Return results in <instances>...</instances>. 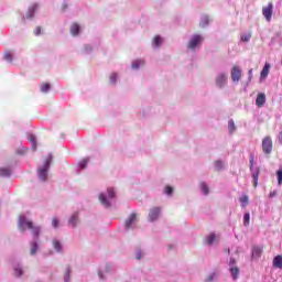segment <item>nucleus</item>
Wrapping results in <instances>:
<instances>
[{"mask_svg": "<svg viewBox=\"0 0 282 282\" xmlns=\"http://www.w3.org/2000/svg\"><path fill=\"white\" fill-rule=\"evenodd\" d=\"M26 228L32 230V235L35 239H39V234L41 232V228L34 227V224L25 218V216H20L19 218V228L24 231Z\"/></svg>", "mask_w": 282, "mask_h": 282, "instance_id": "f257e3e1", "label": "nucleus"}, {"mask_svg": "<svg viewBox=\"0 0 282 282\" xmlns=\"http://www.w3.org/2000/svg\"><path fill=\"white\" fill-rule=\"evenodd\" d=\"M52 164V154H50L45 160H44V165L40 169H37V175L39 178L42 182H47V173L50 171V165Z\"/></svg>", "mask_w": 282, "mask_h": 282, "instance_id": "f03ea898", "label": "nucleus"}, {"mask_svg": "<svg viewBox=\"0 0 282 282\" xmlns=\"http://www.w3.org/2000/svg\"><path fill=\"white\" fill-rule=\"evenodd\" d=\"M272 149H273L272 138L265 137L262 140V151H263V153H265V155H270V153H272Z\"/></svg>", "mask_w": 282, "mask_h": 282, "instance_id": "7ed1b4c3", "label": "nucleus"}, {"mask_svg": "<svg viewBox=\"0 0 282 282\" xmlns=\"http://www.w3.org/2000/svg\"><path fill=\"white\" fill-rule=\"evenodd\" d=\"M273 10H274V4H272V2H269L267 7L262 8V14H263L265 21H268V22L272 21Z\"/></svg>", "mask_w": 282, "mask_h": 282, "instance_id": "20e7f679", "label": "nucleus"}, {"mask_svg": "<svg viewBox=\"0 0 282 282\" xmlns=\"http://www.w3.org/2000/svg\"><path fill=\"white\" fill-rule=\"evenodd\" d=\"M202 41H204V37L202 35H194L187 44L188 50H195V47H197V45H199Z\"/></svg>", "mask_w": 282, "mask_h": 282, "instance_id": "39448f33", "label": "nucleus"}, {"mask_svg": "<svg viewBox=\"0 0 282 282\" xmlns=\"http://www.w3.org/2000/svg\"><path fill=\"white\" fill-rule=\"evenodd\" d=\"M228 84V75L220 73L216 76V85L221 88Z\"/></svg>", "mask_w": 282, "mask_h": 282, "instance_id": "423d86ee", "label": "nucleus"}, {"mask_svg": "<svg viewBox=\"0 0 282 282\" xmlns=\"http://www.w3.org/2000/svg\"><path fill=\"white\" fill-rule=\"evenodd\" d=\"M161 213H162V208H160V207L151 208L150 213H149L150 221H156V219H159Z\"/></svg>", "mask_w": 282, "mask_h": 282, "instance_id": "0eeeda50", "label": "nucleus"}, {"mask_svg": "<svg viewBox=\"0 0 282 282\" xmlns=\"http://www.w3.org/2000/svg\"><path fill=\"white\" fill-rule=\"evenodd\" d=\"M231 79L234 80V83H239V80H241V68H239V66L232 67Z\"/></svg>", "mask_w": 282, "mask_h": 282, "instance_id": "6e6552de", "label": "nucleus"}, {"mask_svg": "<svg viewBox=\"0 0 282 282\" xmlns=\"http://www.w3.org/2000/svg\"><path fill=\"white\" fill-rule=\"evenodd\" d=\"M135 221H138V215L135 213H132L129 218L126 220V228H131V226H133V224H135Z\"/></svg>", "mask_w": 282, "mask_h": 282, "instance_id": "1a4fd4ad", "label": "nucleus"}, {"mask_svg": "<svg viewBox=\"0 0 282 282\" xmlns=\"http://www.w3.org/2000/svg\"><path fill=\"white\" fill-rule=\"evenodd\" d=\"M256 105L257 107H263V105H265V94L263 93L258 94L256 98Z\"/></svg>", "mask_w": 282, "mask_h": 282, "instance_id": "9d476101", "label": "nucleus"}, {"mask_svg": "<svg viewBox=\"0 0 282 282\" xmlns=\"http://www.w3.org/2000/svg\"><path fill=\"white\" fill-rule=\"evenodd\" d=\"M270 63H265L261 73H260V78H268V74H270Z\"/></svg>", "mask_w": 282, "mask_h": 282, "instance_id": "9b49d317", "label": "nucleus"}, {"mask_svg": "<svg viewBox=\"0 0 282 282\" xmlns=\"http://www.w3.org/2000/svg\"><path fill=\"white\" fill-rule=\"evenodd\" d=\"M79 32H80V25H78V23L72 24V26H70V34L73 36H78Z\"/></svg>", "mask_w": 282, "mask_h": 282, "instance_id": "f8f14e48", "label": "nucleus"}, {"mask_svg": "<svg viewBox=\"0 0 282 282\" xmlns=\"http://www.w3.org/2000/svg\"><path fill=\"white\" fill-rule=\"evenodd\" d=\"M217 239V235L215 234H209L206 238H205V243H207V246H213V243H215V240Z\"/></svg>", "mask_w": 282, "mask_h": 282, "instance_id": "ddd939ff", "label": "nucleus"}, {"mask_svg": "<svg viewBox=\"0 0 282 282\" xmlns=\"http://www.w3.org/2000/svg\"><path fill=\"white\" fill-rule=\"evenodd\" d=\"M99 202L102 204V206H105L106 208H110L111 207V203H109V200L107 199V197L105 196V194H100L99 195Z\"/></svg>", "mask_w": 282, "mask_h": 282, "instance_id": "4468645a", "label": "nucleus"}, {"mask_svg": "<svg viewBox=\"0 0 282 282\" xmlns=\"http://www.w3.org/2000/svg\"><path fill=\"white\" fill-rule=\"evenodd\" d=\"M273 268H278L279 270H282V256H276L273 259Z\"/></svg>", "mask_w": 282, "mask_h": 282, "instance_id": "2eb2a0df", "label": "nucleus"}, {"mask_svg": "<svg viewBox=\"0 0 282 282\" xmlns=\"http://www.w3.org/2000/svg\"><path fill=\"white\" fill-rule=\"evenodd\" d=\"M239 202L241 204V208H246V206H248L250 204V198L248 197V195H242L239 198Z\"/></svg>", "mask_w": 282, "mask_h": 282, "instance_id": "dca6fc26", "label": "nucleus"}, {"mask_svg": "<svg viewBox=\"0 0 282 282\" xmlns=\"http://www.w3.org/2000/svg\"><path fill=\"white\" fill-rule=\"evenodd\" d=\"M36 10H39L37 4H33L32 7H30V9L26 13V19H32V17H34V12H36Z\"/></svg>", "mask_w": 282, "mask_h": 282, "instance_id": "f3484780", "label": "nucleus"}, {"mask_svg": "<svg viewBox=\"0 0 282 282\" xmlns=\"http://www.w3.org/2000/svg\"><path fill=\"white\" fill-rule=\"evenodd\" d=\"M76 224H78V214H73V216L68 220V226L76 228Z\"/></svg>", "mask_w": 282, "mask_h": 282, "instance_id": "a211bd4d", "label": "nucleus"}, {"mask_svg": "<svg viewBox=\"0 0 282 282\" xmlns=\"http://www.w3.org/2000/svg\"><path fill=\"white\" fill-rule=\"evenodd\" d=\"M12 174V171L8 167H1L0 169V177H10Z\"/></svg>", "mask_w": 282, "mask_h": 282, "instance_id": "6ab92c4d", "label": "nucleus"}, {"mask_svg": "<svg viewBox=\"0 0 282 282\" xmlns=\"http://www.w3.org/2000/svg\"><path fill=\"white\" fill-rule=\"evenodd\" d=\"M259 173H260V170H259V167H257L256 172L252 174L253 187L254 188H257V185L259 184Z\"/></svg>", "mask_w": 282, "mask_h": 282, "instance_id": "aec40b11", "label": "nucleus"}, {"mask_svg": "<svg viewBox=\"0 0 282 282\" xmlns=\"http://www.w3.org/2000/svg\"><path fill=\"white\" fill-rule=\"evenodd\" d=\"M231 276L235 281H237V279H239V269L237 267H230L229 269Z\"/></svg>", "mask_w": 282, "mask_h": 282, "instance_id": "412c9836", "label": "nucleus"}, {"mask_svg": "<svg viewBox=\"0 0 282 282\" xmlns=\"http://www.w3.org/2000/svg\"><path fill=\"white\" fill-rule=\"evenodd\" d=\"M153 47H160L162 45V37L160 35H155L152 41Z\"/></svg>", "mask_w": 282, "mask_h": 282, "instance_id": "4be33fe9", "label": "nucleus"}, {"mask_svg": "<svg viewBox=\"0 0 282 282\" xmlns=\"http://www.w3.org/2000/svg\"><path fill=\"white\" fill-rule=\"evenodd\" d=\"M250 39H252V33H243L240 35V41H242V43H248Z\"/></svg>", "mask_w": 282, "mask_h": 282, "instance_id": "5701e85b", "label": "nucleus"}, {"mask_svg": "<svg viewBox=\"0 0 282 282\" xmlns=\"http://www.w3.org/2000/svg\"><path fill=\"white\" fill-rule=\"evenodd\" d=\"M50 89H52V86L50 85V83H43L41 86V91L43 94H47V91H50Z\"/></svg>", "mask_w": 282, "mask_h": 282, "instance_id": "b1692460", "label": "nucleus"}, {"mask_svg": "<svg viewBox=\"0 0 282 282\" xmlns=\"http://www.w3.org/2000/svg\"><path fill=\"white\" fill-rule=\"evenodd\" d=\"M262 253H263V249H261L260 247H254L252 249L253 257H261Z\"/></svg>", "mask_w": 282, "mask_h": 282, "instance_id": "393cba45", "label": "nucleus"}, {"mask_svg": "<svg viewBox=\"0 0 282 282\" xmlns=\"http://www.w3.org/2000/svg\"><path fill=\"white\" fill-rule=\"evenodd\" d=\"M140 65H144V61L137 59L132 63V69H140Z\"/></svg>", "mask_w": 282, "mask_h": 282, "instance_id": "a878e982", "label": "nucleus"}, {"mask_svg": "<svg viewBox=\"0 0 282 282\" xmlns=\"http://www.w3.org/2000/svg\"><path fill=\"white\" fill-rule=\"evenodd\" d=\"M228 129L229 133H235V131L237 130V127L235 126V121L232 119L228 122Z\"/></svg>", "mask_w": 282, "mask_h": 282, "instance_id": "bb28decb", "label": "nucleus"}, {"mask_svg": "<svg viewBox=\"0 0 282 282\" xmlns=\"http://www.w3.org/2000/svg\"><path fill=\"white\" fill-rule=\"evenodd\" d=\"M243 226H250V213L249 212H247L243 215Z\"/></svg>", "mask_w": 282, "mask_h": 282, "instance_id": "cd10ccee", "label": "nucleus"}, {"mask_svg": "<svg viewBox=\"0 0 282 282\" xmlns=\"http://www.w3.org/2000/svg\"><path fill=\"white\" fill-rule=\"evenodd\" d=\"M200 189L204 193V195H208L209 189H208V185L204 182L200 183Z\"/></svg>", "mask_w": 282, "mask_h": 282, "instance_id": "c85d7f7f", "label": "nucleus"}, {"mask_svg": "<svg viewBox=\"0 0 282 282\" xmlns=\"http://www.w3.org/2000/svg\"><path fill=\"white\" fill-rule=\"evenodd\" d=\"M39 250V245L36 242L31 243V254H36V251Z\"/></svg>", "mask_w": 282, "mask_h": 282, "instance_id": "c756f323", "label": "nucleus"}, {"mask_svg": "<svg viewBox=\"0 0 282 282\" xmlns=\"http://www.w3.org/2000/svg\"><path fill=\"white\" fill-rule=\"evenodd\" d=\"M12 57H13L12 52L7 51L4 53V61H8L9 63H12Z\"/></svg>", "mask_w": 282, "mask_h": 282, "instance_id": "7c9ffc66", "label": "nucleus"}, {"mask_svg": "<svg viewBox=\"0 0 282 282\" xmlns=\"http://www.w3.org/2000/svg\"><path fill=\"white\" fill-rule=\"evenodd\" d=\"M14 275L15 276H23V269H21V267H15L14 268Z\"/></svg>", "mask_w": 282, "mask_h": 282, "instance_id": "2f4dec72", "label": "nucleus"}, {"mask_svg": "<svg viewBox=\"0 0 282 282\" xmlns=\"http://www.w3.org/2000/svg\"><path fill=\"white\" fill-rule=\"evenodd\" d=\"M108 197H109V199L116 198V191L111 187L108 188Z\"/></svg>", "mask_w": 282, "mask_h": 282, "instance_id": "473e14b6", "label": "nucleus"}, {"mask_svg": "<svg viewBox=\"0 0 282 282\" xmlns=\"http://www.w3.org/2000/svg\"><path fill=\"white\" fill-rule=\"evenodd\" d=\"M53 248H55V250L57 251V252H61V250H62V246H61V242H58V240H54L53 241Z\"/></svg>", "mask_w": 282, "mask_h": 282, "instance_id": "72a5a7b5", "label": "nucleus"}, {"mask_svg": "<svg viewBox=\"0 0 282 282\" xmlns=\"http://www.w3.org/2000/svg\"><path fill=\"white\" fill-rule=\"evenodd\" d=\"M87 164H89V159H84L79 162V167L87 169Z\"/></svg>", "mask_w": 282, "mask_h": 282, "instance_id": "f704fd0d", "label": "nucleus"}, {"mask_svg": "<svg viewBox=\"0 0 282 282\" xmlns=\"http://www.w3.org/2000/svg\"><path fill=\"white\" fill-rule=\"evenodd\" d=\"M276 175H278V184L279 186L282 185V167L279 169V171L276 172Z\"/></svg>", "mask_w": 282, "mask_h": 282, "instance_id": "c9c22d12", "label": "nucleus"}, {"mask_svg": "<svg viewBox=\"0 0 282 282\" xmlns=\"http://www.w3.org/2000/svg\"><path fill=\"white\" fill-rule=\"evenodd\" d=\"M215 166L217 171H221V169H224V163L221 161H216Z\"/></svg>", "mask_w": 282, "mask_h": 282, "instance_id": "e433bc0d", "label": "nucleus"}, {"mask_svg": "<svg viewBox=\"0 0 282 282\" xmlns=\"http://www.w3.org/2000/svg\"><path fill=\"white\" fill-rule=\"evenodd\" d=\"M207 24H208V17H204L200 21V25L202 28H206Z\"/></svg>", "mask_w": 282, "mask_h": 282, "instance_id": "4c0bfd02", "label": "nucleus"}, {"mask_svg": "<svg viewBox=\"0 0 282 282\" xmlns=\"http://www.w3.org/2000/svg\"><path fill=\"white\" fill-rule=\"evenodd\" d=\"M69 274H72V271L69 270V268H67L65 276H64L65 282H69Z\"/></svg>", "mask_w": 282, "mask_h": 282, "instance_id": "58836bf2", "label": "nucleus"}, {"mask_svg": "<svg viewBox=\"0 0 282 282\" xmlns=\"http://www.w3.org/2000/svg\"><path fill=\"white\" fill-rule=\"evenodd\" d=\"M117 78H118V75L116 73H112L110 75V83L113 85L116 83Z\"/></svg>", "mask_w": 282, "mask_h": 282, "instance_id": "ea45409f", "label": "nucleus"}, {"mask_svg": "<svg viewBox=\"0 0 282 282\" xmlns=\"http://www.w3.org/2000/svg\"><path fill=\"white\" fill-rule=\"evenodd\" d=\"M172 194H173V187L167 185L165 187V195H172Z\"/></svg>", "mask_w": 282, "mask_h": 282, "instance_id": "a19ab883", "label": "nucleus"}, {"mask_svg": "<svg viewBox=\"0 0 282 282\" xmlns=\"http://www.w3.org/2000/svg\"><path fill=\"white\" fill-rule=\"evenodd\" d=\"M52 226L53 228H58V218H53Z\"/></svg>", "mask_w": 282, "mask_h": 282, "instance_id": "79ce46f5", "label": "nucleus"}, {"mask_svg": "<svg viewBox=\"0 0 282 282\" xmlns=\"http://www.w3.org/2000/svg\"><path fill=\"white\" fill-rule=\"evenodd\" d=\"M254 169V156H250V171Z\"/></svg>", "mask_w": 282, "mask_h": 282, "instance_id": "37998d69", "label": "nucleus"}, {"mask_svg": "<svg viewBox=\"0 0 282 282\" xmlns=\"http://www.w3.org/2000/svg\"><path fill=\"white\" fill-rule=\"evenodd\" d=\"M235 263H237V260H235L234 258H231V259L229 260V265H230V268H235Z\"/></svg>", "mask_w": 282, "mask_h": 282, "instance_id": "c03bdc74", "label": "nucleus"}, {"mask_svg": "<svg viewBox=\"0 0 282 282\" xmlns=\"http://www.w3.org/2000/svg\"><path fill=\"white\" fill-rule=\"evenodd\" d=\"M31 142H33V149L34 151H36V139L32 138Z\"/></svg>", "mask_w": 282, "mask_h": 282, "instance_id": "a18cd8bd", "label": "nucleus"}, {"mask_svg": "<svg viewBox=\"0 0 282 282\" xmlns=\"http://www.w3.org/2000/svg\"><path fill=\"white\" fill-rule=\"evenodd\" d=\"M41 34V26H37L35 30V36H39Z\"/></svg>", "mask_w": 282, "mask_h": 282, "instance_id": "49530a36", "label": "nucleus"}, {"mask_svg": "<svg viewBox=\"0 0 282 282\" xmlns=\"http://www.w3.org/2000/svg\"><path fill=\"white\" fill-rule=\"evenodd\" d=\"M62 10H63V12H65L67 10V4H63Z\"/></svg>", "mask_w": 282, "mask_h": 282, "instance_id": "de8ad7c7", "label": "nucleus"}, {"mask_svg": "<svg viewBox=\"0 0 282 282\" xmlns=\"http://www.w3.org/2000/svg\"><path fill=\"white\" fill-rule=\"evenodd\" d=\"M213 276H214L213 274H212V275H209V276H207V280H206V281H207V282L213 281Z\"/></svg>", "mask_w": 282, "mask_h": 282, "instance_id": "09e8293b", "label": "nucleus"}, {"mask_svg": "<svg viewBox=\"0 0 282 282\" xmlns=\"http://www.w3.org/2000/svg\"><path fill=\"white\" fill-rule=\"evenodd\" d=\"M137 259H138V260L142 259V253H140V252L137 253Z\"/></svg>", "mask_w": 282, "mask_h": 282, "instance_id": "8fccbe9b", "label": "nucleus"}, {"mask_svg": "<svg viewBox=\"0 0 282 282\" xmlns=\"http://www.w3.org/2000/svg\"><path fill=\"white\" fill-rule=\"evenodd\" d=\"M270 197H274V193L272 194V193H270Z\"/></svg>", "mask_w": 282, "mask_h": 282, "instance_id": "3c124183", "label": "nucleus"}, {"mask_svg": "<svg viewBox=\"0 0 282 282\" xmlns=\"http://www.w3.org/2000/svg\"><path fill=\"white\" fill-rule=\"evenodd\" d=\"M98 274H99L100 279H102V273H98Z\"/></svg>", "mask_w": 282, "mask_h": 282, "instance_id": "603ef678", "label": "nucleus"}, {"mask_svg": "<svg viewBox=\"0 0 282 282\" xmlns=\"http://www.w3.org/2000/svg\"><path fill=\"white\" fill-rule=\"evenodd\" d=\"M228 254H230V249L227 250Z\"/></svg>", "mask_w": 282, "mask_h": 282, "instance_id": "864d4df0", "label": "nucleus"}]
</instances>
